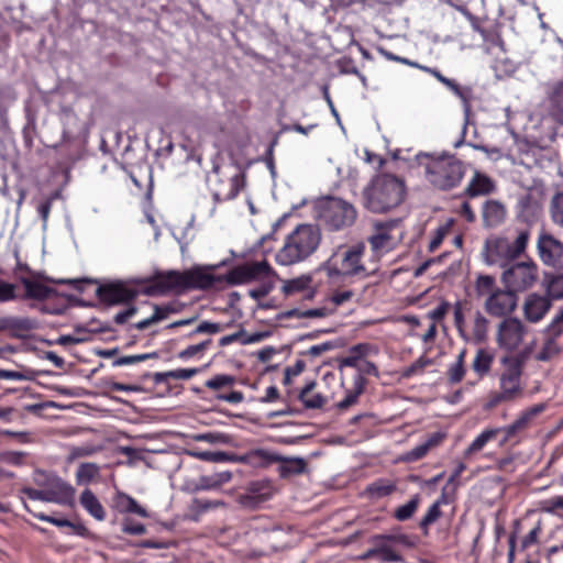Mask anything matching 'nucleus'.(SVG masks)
I'll return each instance as SVG.
<instances>
[{
	"label": "nucleus",
	"mask_w": 563,
	"mask_h": 563,
	"mask_svg": "<svg viewBox=\"0 0 563 563\" xmlns=\"http://www.w3.org/2000/svg\"><path fill=\"white\" fill-rule=\"evenodd\" d=\"M372 541L374 548L368 551L369 558H375L385 562L402 561V558L397 553L395 545L387 536H375Z\"/></svg>",
	"instance_id": "obj_22"
},
{
	"label": "nucleus",
	"mask_w": 563,
	"mask_h": 563,
	"mask_svg": "<svg viewBox=\"0 0 563 563\" xmlns=\"http://www.w3.org/2000/svg\"><path fill=\"white\" fill-rule=\"evenodd\" d=\"M276 279H267L260 282V286L249 291L250 296L256 300H260L267 296L275 286Z\"/></svg>",
	"instance_id": "obj_54"
},
{
	"label": "nucleus",
	"mask_w": 563,
	"mask_h": 563,
	"mask_svg": "<svg viewBox=\"0 0 563 563\" xmlns=\"http://www.w3.org/2000/svg\"><path fill=\"white\" fill-rule=\"evenodd\" d=\"M487 331H488V320L487 318L481 312L475 311L473 314V319L471 322V329L467 331L468 334V341H473L475 343H482L487 338Z\"/></svg>",
	"instance_id": "obj_28"
},
{
	"label": "nucleus",
	"mask_w": 563,
	"mask_h": 563,
	"mask_svg": "<svg viewBox=\"0 0 563 563\" xmlns=\"http://www.w3.org/2000/svg\"><path fill=\"white\" fill-rule=\"evenodd\" d=\"M365 246L362 243L351 246H339L320 266L331 285L344 283L352 277L365 278L371 272L362 262Z\"/></svg>",
	"instance_id": "obj_2"
},
{
	"label": "nucleus",
	"mask_w": 563,
	"mask_h": 563,
	"mask_svg": "<svg viewBox=\"0 0 563 563\" xmlns=\"http://www.w3.org/2000/svg\"><path fill=\"white\" fill-rule=\"evenodd\" d=\"M185 284V272L169 271L161 273L154 278L151 292L165 294L172 290L186 289Z\"/></svg>",
	"instance_id": "obj_19"
},
{
	"label": "nucleus",
	"mask_w": 563,
	"mask_h": 563,
	"mask_svg": "<svg viewBox=\"0 0 563 563\" xmlns=\"http://www.w3.org/2000/svg\"><path fill=\"white\" fill-rule=\"evenodd\" d=\"M432 364V360L426 355H421L418 360H416L412 364L405 367L401 372L402 377L410 378L412 376L421 375L426 367Z\"/></svg>",
	"instance_id": "obj_44"
},
{
	"label": "nucleus",
	"mask_w": 563,
	"mask_h": 563,
	"mask_svg": "<svg viewBox=\"0 0 563 563\" xmlns=\"http://www.w3.org/2000/svg\"><path fill=\"white\" fill-rule=\"evenodd\" d=\"M475 291L478 298L484 299V309L492 317L509 316L517 308V295L506 287L499 288L493 276L479 275L475 282Z\"/></svg>",
	"instance_id": "obj_6"
},
{
	"label": "nucleus",
	"mask_w": 563,
	"mask_h": 563,
	"mask_svg": "<svg viewBox=\"0 0 563 563\" xmlns=\"http://www.w3.org/2000/svg\"><path fill=\"white\" fill-rule=\"evenodd\" d=\"M117 507L120 512H131L136 514L140 517L146 518L148 517V512L144 507L139 505V503L131 496L126 494H119L117 498Z\"/></svg>",
	"instance_id": "obj_36"
},
{
	"label": "nucleus",
	"mask_w": 563,
	"mask_h": 563,
	"mask_svg": "<svg viewBox=\"0 0 563 563\" xmlns=\"http://www.w3.org/2000/svg\"><path fill=\"white\" fill-rule=\"evenodd\" d=\"M198 266L185 272V288L208 289L225 283V275H213L212 269L223 265Z\"/></svg>",
	"instance_id": "obj_14"
},
{
	"label": "nucleus",
	"mask_w": 563,
	"mask_h": 563,
	"mask_svg": "<svg viewBox=\"0 0 563 563\" xmlns=\"http://www.w3.org/2000/svg\"><path fill=\"white\" fill-rule=\"evenodd\" d=\"M151 356H152V354L126 355V356L117 358L113 362V365L114 366L132 365L135 363L143 362V361L150 358Z\"/></svg>",
	"instance_id": "obj_61"
},
{
	"label": "nucleus",
	"mask_w": 563,
	"mask_h": 563,
	"mask_svg": "<svg viewBox=\"0 0 563 563\" xmlns=\"http://www.w3.org/2000/svg\"><path fill=\"white\" fill-rule=\"evenodd\" d=\"M22 285L25 290V297L36 300H44L49 298L54 290L44 283L35 279H23Z\"/></svg>",
	"instance_id": "obj_32"
},
{
	"label": "nucleus",
	"mask_w": 563,
	"mask_h": 563,
	"mask_svg": "<svg viewBox=\"0 0 563 563\" xmlns=\"http://www.w3.org/2000/svg\"><path fill=\"white\" fill-rule=\"evenodd\" d=\"M404 196V183L388 174L376 176L363 191L364 206L375 213L387 212L397 207Z\"/></svg>",
	"instance_id": "obj_4"
},
{
	"label": "nucleus",
	"mask_w": 563,
	"mask_h": 563,
	"mask_svg": "<svg viewBox=\"0 0 563 563\" xmlns=\"http://www.w3.org/2000/svg\"><path fill=\"white\" fill-rule=\"evenodd\" d=\"M534 345L536 342L530 341L518 353L500 357L503 371L498 378L499 390L489 396L486 408L493 409L501 402H512L522 397L523 368L533 354Z\"/></svg>",
	"instance_id": "obj_1"
},
{
	"label": "nucleus",
	"mask_w": 563,
	"mask_h": 563,
	"mask_svg": "<svg viewBox=\"0 0 563 563\" xmlns=\"http://www.w3.org/2000/svg\"><path fill=\"white\" fill-rule=\"evenodd\" d=\"M231 478L232 474L229 471L214 473L209 476H202L200 478L199 488L202 490L217 489L223 484L229 483Z\"/></svg>",
	"instance_id": "obj_39"
},
{
	"label": "nucleus",
	"mask_w": 563,
	"mask_h": 563,
	"mask_svg": "<svg viewBox=\"0 0 563 563\" xmlns=\"http://www.w3.org/2000/svg\"><path fill=\"white\" fill-rule=\"evenodd\" d=\"M552 307L551 299L538 292L529 294L522 305L525 319L530 323H538L548 314Z\"/></svg>",
	"instance_id": "obj_16"
},
{
	"label": "nucleus",
	"mask_w": 563,
	"mask_h": 563,
	"mask_svg": "<svg viewBox=\"0 0 563 563\" xmlns=\"http://www.w3.org/2000/svg\"><path fill=\"white\" fill-rule=\"evenodd\" d=\"M36 328V322L26 317H0V331H7L15 338H24Z\"/></svg>",
	"instance_id": "obj_21"
},
{
	"label": "nucleus",
	"mask_w": 563,
	"mask_h": 563,
	"mask_svg": "<svg viewBox=\"0 0 563 563\" xmlns=\"http://www.w3.org/2000/svg\"><path fill=\"white\" fill-rule=\"evenodd\" d=\"M80 505L96 520L103 521L106 519V510L97 496L90 490L85 489L80 495Z\"/></svg>",
	"instance_id": "obj_27"
},
{
	"label": "nucleus",
	"mask_w": 563,
	"mask_h": 563,
	"mask_svg": "<svg viewBox=\"0 0 563 563\" xmlns=\"http://www.w3.org/2000/svg\"><path fill=\"white\" fill-rule=\"evenodd\" d=\"M122 531L132 536H141L145 533L146 529L144 525L126 518L122 522Z\"/></svg>",
	"instance_id": "obj_58"
},
{
	"label": "nucleus",
	"mask_w": 563,
	"mask_h": 563,
	"mask_svg": "<svg viewBox=\"0 0 563 563\" xmlns=\"http://www.w3.org/2000/svg\"><path fill=\"white\" fill-rule=\"evenodd\" d=\"M563 333V309L553 318L551 323L543 330V335L558 339Z\"/></svg>",
	"instance_id": "obj_51"
},
{
	"label": "nucleus",
	"mask_w": 563,
	"mask_h": 563,
	"mask_svg": "<svg viewBox=\"0 0 563 563\" xmlns=\"http://www.w3.org/2000/svg\"><path fill=\"white\" fill-rule=\"evenodd\" d=\"M540 508L548 514H558L559 510H563V496H554L542 500Z\"/></svg>",
	"instance_id": "obj_53"
},
{
	"label": "nucleus",
	"mask_w": 563,
	"mask_h": 563,
	"mask_svg": "<svg viewBox=\"0 0 563 563\" xmlns=\"http://www.w3.org/2000/svg\"><path fill=\"white\" fill-rule=\"evenodd\" d=\"M529 332V327L522 320L516 317H507L497 325L496 343L507 354H512L523 344Z\"/></svg>",
	"instance_id": "obj_12"
},
{
	"label": "nucleus",
	"mask_w": 563,
	"mask_h": 563,
	"mask_svg": "<svg viewBox=\"0 0 563 563\" xmlns=\"http://www.w3.org/2000/svg\"><path fill=\"white\" fill-rule=\"evenodd\" d=\"M276 278L275 271L265 260L239 265L225 274V283L231 286Z\"/></svg>",
	"instance_id": "obj_13"
},
{
	"label": "nucleus",
	"mask_w": 563,
	"mask_h": 563,
	"mask_svg": "<svg viewBox=\"0 0 563 563\" xmlns=\"http://www.w3.org/2000/svg\"><path fill=\"white\" fill-rule=\"evenodd\" d=\"M320 242L321 232L317 225L299 224L285 238L275 260L283 266L301 263L318 250Z\"/></svg>",
	"instance_id": "obj_3"
},
{
	"label": "nucleus",
	"mask_w": 563,
	"mask_h": 563,
	"mask_svg": "<svg viewBox=\"0 0 563 563\" xmlns=\"http://www.w3.org/2000/svg\"><path fill=\"white\" fill-rule=\"evenodd\" d=\"M355 208L340 199L332 198L327 200L320 208L319 219L329 230L340 231L351 227L356 220Z\"/></svg>",
	"instance_id": "obj_11"
},
{
	"label": "nucleus",
	"mask_w": 563,
	"mask_h": 563,
	"mask_svg": "<svg viewBox=\"0 0 563 563\" xmlns=\"http://www.w3.org/2000/svg\"><path fill=\"white\" fill-rule=\"evenodd\" d=\"M244 184V173L239 165L228 163L213 167L211 187L214 200L225 201L235 198Z\"/></svg>",
	"instance_id": "obj_8"
},
{
	"label": "nucleus",
	"mask_w": 563,
	"mask_h": 563,
	"mask_svg": "<svg viewBox=\"0 0 563 563\" xmlns=\"http://www.w3.org/2000/svg\"><path fill=\"white\" fill-rule=\"evenodd\" d=\"M533 341L537 343L536 340H533ZM536 349H537V344L534 345L533 354H532L531 358H534L536 361H539V362L550 361L551 358L556 356L561 351L560 345L558 343V339H554L549 335H544L543 343H542L541 347L538 351Z\"/></svg>",
	"instance_id": "obj_30"
},
{
	"label": "nucleus",
	"mask_w": 563,
	"mask_h": 563,
	"mask_svg": "<svg viewBox=\"0 0 563 563\" xmlns=\"http://www.w3.org/2000/svg\"><path fill=\"white\" fill-rule=\"evenodd\" d=\"M404 238V229L400 220L377 221L373 224V231L367 241L373 253L377 256L395 250Z\"/></svg>",
	"instance_id": "obj_10"
},
{
	"label": "nucleus",
	"mask_w": 563,
	"mask_h": 563,
	"mask_svg": "<svg viewBox=\"0 0 563 563\" xmlns=\"http://www.w3.org/2000/svg\"><path fill=\"white\" fill-rule=\"evenodd\" d=\"M423 164L427 180L435 188L449 190L456 187L464 176V165L454 155L427 156Z\"/></svg>",
	"instance_id": "obj_7"
},
{
	"label": "nucleus",
	"mask_w": 563,
	"mask_h": 563,
	"mask_svg": "<svg viewBox=\"0 0 563 563\" xmlns=\"http://www.w3.org/2000/svg\"><path fill=\"white\" fill-rule=\"evenodd\" d=\"M545 404H537L520 412L511 424L501 428L503 432H505L504 441H508L515 437L516 433L526 430L531 424L532 420L545 410Z\"/></svg>",
	"instance_id": "obj_18"
},
{
	"label": "nucleus",
	"mask_w": 563,
	"mask_h": 563,
	"mask_svg": "<svg viewBox=\"0 0 563 563\" xmlns=\"http://www.w3.org/2000/svg\"><path fill=\"white\" fill-rule=\"evenodd\" d=\"M279 474L283 477L303 473L306 462L301 457H284L280 456Z\"/></svg>",
	"instance_id": "obj_37"
},
{
	"label": "nucleus",
	"mask_w": 563,
	"mask_h": 563,
	"mask_svg": "<svg viewBox=\"0 0 563 563\" xmlns=\"http://www.w3.org/2000/svg\"><path fill=\"white\" fill-rule=\"evenodd\" d=\"M454 322L460 332V335L465 341H468V334H467V329H466V324H465V320H464V314H463L462 307L460 303L456 305L454 308Z\"/></svg>",
	"instance_id": "obj_56"
},
{
	"label": "nucleus",
	"mask_w": 563,
	"mask_h": 563,
	"mask_svg": "<svg viewBox=\"0 0 563 563\" xmlns=\"http://www.w3.org/2000/svg\"><path fill=\"white\" fill-rule=\"evenodd\" d=\"M465 375V365L451 364L448 369V379L451 384L460 383Z\"/></svg>",
	"instance_id": "obj_60"
},
{
	"label": "nucleus",
	"mask_w": 563,
	"mask_h": 563,
	"mask_svg": "<svg viewBox=\"0 0 563 563\" xmlns=\"http://www.w3.org/2000/svg\"><path fill=\"white\" fill-rule=\"evenodd\" d=\"M368 344H357L350 349L349 354L342 358L341 367H352L357 369L362 360L369 353Z\"/></svg>",
	"instance_id": "obj_35"
},
{
	"label": "nucleus",
	"mask_w": 563,
	"mask_h": 563,
	"mask_svg": "<svg viewBox=\"0 0 563 563\" xmlns=\"http://www.w3.org/2000/svg\"><path fill=\"white\" fill-rule=\"evenodd\" d=\"M538 253L541 261L552 267H563V244L549 234H541L538 240Z\"/></svg>",
	"instance_id": "obj_15"
},
{
	"label": "nucleus",
	"mask_w": 563,
	"mask_h": 563,
	"mask_svg": "<svg viewBox=\"0 0 563 563\" xmlns=\"http://www.w3.org/2000/svg\"><path fill=\"white\" fill-rule=\"evenodd\" d=\"M495 185L493 180L484 174L476 172L467 186V194L471 197L488 195L493 192Z\"/></svg>",
	"instance_id": "obj_29"
},
{
	"label": "nucleus",
	"mask_w": 563,
	"mask_h": 563,
	"mask_svg": "<svg viewBox=\"0 0 563 563\" xmlns=\"http://www.w3.org/2000/svg\"><path fill=\"white\" fill-rule=\"evenodd\" d=\"M365 386V378L361 374H355L353 378V387L346 391L345 397L338 402L336 407L340 410H346L357 402L360 395L363 393Z\"/></svg>",
	"instance_id": "obj_33"
},
{
	"label": "nucleus",
	"mask_w": 563,
	"mask_h": 563,
	"mask_svg": "<svg viewBox=\"0 0 563 563\" xmlns=\"http://www.w3.org/2000/svg\"><path fill=\"white\" fill-rule=\"evenodd\" d=\"M224 329H225V325H223L221 323L211 322V321H202L191 332V335L200 334V333L216 334V333L222 332Z\"/></svg>",
	"instance_id": "obj_52"
},
{
	"label": "nucleus",
	"mask_w": 563,
	"mask_h": 563,
	"mask_svg": "<svg viewBox=\"0 0 563 563\" xmlns=\"http://www.w3.org/2000/svg\"><path fill=\"white\" fill-rule=\"evenodd\" d=\"M47 488L52 503L63 506L74 505L76 490L62 478L56 476L51 477L47 483Z\"/></svg>",
	"instance_id": "obj_17"
},
{
	"label": "nucleus",
	"mask_w": 563,
	"mask_h": 563,
	"mask_svg": "<svg viewBox=\"0 0 563 563\" xmlns=\"http://www.w3.org/2000/svg\"><path fill=\"white\" fill-rule=\"evenodd\" d=\"M22 493L26 495L32 500H41L45 503H52L49 498L48 488L45 489H35L31 487H25L22 489Z\"/></svg>",
	"instance_id": "obj_57"
},
{
	"label": "nucleus",
	"mask_w": 563,
	"mask_h": 563,
	"mask_svg": "<svg viewBox=\"0 0 563 563\" xmlns=\"http://www.w3.org/2000/svg\"><path fill=\"white\" fill-rule=\"evenodd\" d=\"M448 503H449V499H448L445 493H443L439 497V499L437 501H434L430 506V508L428 509L427 514L421 519L420 527L422 529H427L429 526L434 523L442 516V512H441V509H440L441 506L448 505Z\"/></svg>",
	"instance_id": "obj_40"
},
{
	"label": "nucleus",
	"mask_w": 563,
	"mask_h": 563,
	"mask_svg": "<svg viewBox=\"0 0 563 563\" xmlns=\"http://www.w3.org/2000/svg\"><path fill=\"white\" fill-rule=\"evenodd\" d=\"M503 431L501 428L496 429H486L482 433H479L474 441L468 445V448L465 450V456L468 457L470 455L479 452L484 449V446L496 435L498 432Z\"/></svg>",
	"instance_id": "obj_38"
},
{
	"label": "nucleus",
	"mask_w": 563,
	"mask_h": 563,
	"mask_svg": "<svg viewBox=\"0 0 563 563\" xmlns=\"http://www.w3.org/2000/svg\"><path fill=\"white\" fill-rule=\"evenodd\" d=\"M387 537L389 538L391 543L395 545V548L399 547V548H405V549H411V548H415L417 544V542L413 538H411L410 536L404 534V533L393 534V536H387Z\"/></svg>",
	"instance_id": "obj_55"
},
{
	"label": "nucleus",
	"mask_w": 563,
	"mask_h": 563,
	"mask_svg": "<svg viewBox=\"0 0 563 563\" xmlns=\"http://www.w3.org/2000/svg\"><path fill=\"white\" fill-rule=\"evenodd\" d=\"M99 474V467L93 463H82L79 465L76 479L78 484H87Z\"/></svg>",
	"instance_id": "obj_46"
},
{
	"label": "nucleus",
	"mask_w": 563,
	"mask_h": 563,
	"mask_svg": "<svg viewBox=\"0 0 563 563\" xmlns=\"http://www.w3.org/2000/svg\"><path fill=\"white\" fill-rule=\"evenodd\" d=\"M444 439V434L441 432L432 433L428 437L426 441L416 445L410 451L406 452L402 456V461L405 462H416L424 457L428 452L438 446Z\"/></svg>",
	"instance_id": "obj_24"
},
{
	"label": "nucleus",
	"mask_w": 563,
	"mask_h": 563,
	"mask_svg": "<svg viewBox=\"0 0 563 563\" xmlns=\"http://www.w3.org/2000/svg\"><path fill=\"white\" fill-rule=\"evenodd\" d=\"M420 504V497L419 495H415L410 498L406 504L399 506L395 510V518L399 521H406L410 519L413 514L417 511Z\"/></svg>",
	"instance_id": "obj_43"
},
{
	"label": "nucleus",
	"mask_w": 563,
	"mask_h": 563,
	"mask_svg": "<svg viewBox=\"0 0 563 563\" xmlns=\"http://www.w3.org/2000/svg\"><path fill=\"white\" fill-rule=\"evenodd\" d=\"M506 208L497 200H488L483 206V221L487 228H496L506 219Z\"/></svg>",
	"instance_id": "obj_25"
},
{
	"label": "nucleus",
	"mask_w": 563,
	"mask_h": 563,
	"mask_svg": "<svg viewBox=\"0 0 563 563\" xmlns=\"http://www.w3.org/2000/svg\"><path fill=\"white\" fill-rule=\"evenodd\" d=\"M494 362V355L486 349L477 350L475 357L472 363L473 371L478 375V377H484L487 375L492 368Z\"/></svg>",
	"instance_id": "obj_34"
},
{
	"label": "nucleus",
	"mask_w": 563,
	"mask_h": 563,
	"mask_svg": "<svg viewBox=\"0 0 563 563\" xmlns=\"http://www.w3.org/2000/svg\"><path fill=\"white\" fill-rule=\"evenodd\" d=\"M500 279L504 286L515 294L522 292L536 285L539 279V268L531 258L514 261L503 269Z\"/></svg>",
	"instance_id": "obj_9"
},
{
	"label": "nucleus",
	"mask_w": 563,
	"mask_h": 563,
	"mask_svg": "<svg viewBox=\"0 0 563 563\" xmlns=\"http://www.w3.org/2000/svg\"><path fill=\"white\" fill-rule=\"evenodd\" d=\"M262 338H263V335L261 333L247 334L245 331L241 330L235 333L222 336L219 340V344L221 346H227L235 341H239L240 343L246 345V344L260 342L262 340Z\"/></svg>",
	"instance_id": "obj_41"
},
{
	"label": "nucleus",
	"mask_w": 563,
	"mask_h": 563,
	"mask_svg": "<svg viewBox=\"0 0 563 563\" xmlns=\"http://www.w3.org/2000/svg\"><path fill=\"white\" fill-rule=\"evenodd\" d=\"M274 487L269 481H257L249 485L243 499L251 504H258L269 499L274 495Z\"/></svg>",
	"instance_id": "obj_26"
},
{
	"label": "nucleus",
	"mask_w": 563,
	"mask_h": 563,
	"mask_svg": "<svg viewBox=\"0 0 563 563\" xmlns=\"http://www.w3.org/2000/svg\"><path fill=\"white\" fill-rule=\"evenodd\" d=\"M528 241V231H520L514 241L498 234L490 235L483 244L482 260L488 266L504 269L526 252Z\"/></svg>",
	"instance_id": "obj_5"
},
{
	"label": "nucleus",
	"mask_w": 563,
	"mask_h": 563,
	"mask_svg": "<svg viewBox=\"0 0 563 563\" xmlns=\"http://www.w3.org/2000/svg\"><path fill=\"white\" fill-rule=\"evenodd\" d=\"M441 84H443L445 87H448L455 96H457L459 98H461L464 103H465V110L466 112L468 111V102H467V99L465 97V95L463 93L462 89L460 88V86L452 79L448 78V77H443L441 78Z\"/></svg>",
	"instance_id": "obj_62"
},
{
	"label": "nucleus",
	"mask_w": 563,
	"mask_h": 563,
	"mask_svg": "<svg viewBox=\"0 0 563 563\" xmlns=\"http://www.w3.org/2000/svg\"><path fill=\"white\" fill-rule=\"evenodd\" d=\"M280 460V455L264 449L251 450L239 455L235 461L250 465L252 467H266L269 464Z\"/></svg>",
	"instance_id": "obj_23"
},
{
	"label": "nucleus",
	"mask_w": 563,
	"mask_h": 563,
	"mask_svg": "<svg viewBox=\"0 0 563 563\" xmlns=\"http://www.w3.org/2000/svg\"><path fill=\"white\" fill-rule=\"evenodd\" d=\"M452 228V221H448L446 223L438 227L434 232L432 233L429 244H428V251L434 252L439 249V246L442 244L444 238L449 234L450 230Z\"/></svg>",
	"instance_id": "obj_45"
},
{
	"label": "nucleus",
	"mask_w": 563,
	"mask_h": 563,
	"mask_svg": "<svg viewBox=\"0 0 563 563\" xmlns=\"http://www.w3.org/2000/svg\"><path fill=\"white\" fill-rule=\"evenodd\" d=\"M314 386V382H309L298 395L300 401L308 409H320L327 402V399L321 394L313 391Z\"/></svg>",
	"instance_id": "obj_31"
},
{
	"label": "nucleus",
	"mask_w": 563,
	"mask_h": 563,
	"mask_svg": "<svg viewBox=\"0 0 563 563\" xmlns=\"http://www.w3.org/2000/svg\"><path fill=\"white\" fill-rule=\"evenodd\" d=\"M234 383L235 378L233 376L221 374L208 379L205 385L209 389L218 390L227 386H232Z\"/></svg>",
	"instance_id": "obj_50"
},
{
	"label": "nucleus",
	"mask_w": 563,
	"mask_h": 563,
	"mask_svg": "<svg viewBox=\"0 0 563 563\" xmlns=\"http://www.w3.org/2000/svg\"><path fill=\"white\" fill-rule=\"evenodd\" d=\"M355 297V292L352 289H335L331 292L329 297V302L334 307L343 306L347 302H351Z\"/></svg>",
	"instance_id": "obj_48"
},
{
	"label": "nucleus",
	"mask_w": 563,
	"mask_h": 563,
	"mask_svg": "<svg viewBox=\"0 0 563 563\" xmlns=\"http://www.w3.org/2000/svg\"><path fill=\"white\" fill-rule=\"evenodd\" d=\"M551 217L554 223L563 227V191L558 192L551 200Z\"/></svg>",
	"instance_id": "obj_49"
},
{
	"label": "nucleus",
	"mask_w": 563,
	"mask_h": 563,
	"mask_svg": "<svg viewBox=\"0 0 563 563\" xmlns=\"http://www.w3.org/2000/svg\"><path fill=\"white\" fill-rule=\"evenodd\" d=\"M135 291L123 284H110L98 288V296L101 301L108 305H118L129 301L135 297Z\"/></svg>",
	"instance_id": "obj_20"
},
{
	"label": "nucleus",
	"mask_w": 563,
	"mask_h": 563,
	"mask_svg": "<svg viewBox=\"0 0 563 563\" xmlns=\"http://www.w3.org/2000/svg\"><path fill=\"white\" fill-rule=\"evenodd\" d=\"M395 490V485L386 481H377L367 487V493L373 498L388 496Z\"/></svg>",
	"instance_id": "obj_47"
},
{
	"label": "nucleus",
	"mask_w": 563,
	"mask_h": 563,
	"mask_svg": "<svg viewBox=\"0 0 563 563\" xmlns=\"http://www.w3.org/2000/svg\"><path fill=\"white\" fill-rule=\"evenodd\" d=\"M547 295L551 300L563 299V274L549 275L545 284Z\"/></svg>",
	"instance_id": "obj_42"
},
{
	"label": "nucleus",
	"mask_w": 563,
	"mask_h": 563,
	"mask_svg": "<svg viewBox=\"0 0 563 563\" xmlns=\"http://www.w3.org/2000/svg\"><path fill=\"white\" fill-rule=\"evenodd\" d=\"M198 368H177L167 372V376L172 379L187 380L198 374Z\"/></svg>",
	"instance_id": "obj_59"
},
{
	"label": "nucleus",
	"mask_w": 563,
	"mask_h": 563,
	"mask_svg": "<svg viewBox=\"0 0 563 563\" xmlns=\"http://www.w3.org/2000/svg\"><path fill=\"white\" fill-rule=\"evenodd\" d=\"M310 282V277L305 276L292 279L285 286V290L287 292H294L306 289L307 287H309Z\"/></svg>",
	"instance_id": "obj_63"
},
{
	"label": "nucleus",
	"mask_w": 563,
	"mask_h": 563,
	"mask_svg": "<svg viewBox=\"0 0 563 563\" xmlns=\"http://www.w3.org/2000/svg\"><path fill=\"white\" fill-rule=\"evenodd\" d=\"M210 343L211 340H206L199 344L189 345L180 352L179 356L183 358L192 357L194 355L205 351Z\"/></svg>",
	"instance_id": "obj_64"
}]
</instances>
